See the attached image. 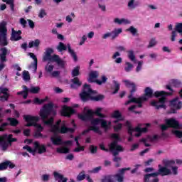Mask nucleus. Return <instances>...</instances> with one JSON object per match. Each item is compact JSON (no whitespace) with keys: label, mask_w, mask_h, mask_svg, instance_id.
Here are the masks:
<instances>
[{"label":"nucleus","mask_w":182,"mask_h":182,"mask_svg":"<svg viewBox=\"0 0 182 182\" xmlns=\"http://www.w3.org/2000/svg\"><path fill=\"white\" fill-rule=\"evenodd\" d=\"M53 112V103L50 102L48 104H46L43 106L42 109H40L39 116L44 124L46 126H51L50 132L51 133H54V134H58V133H60V134H66V133H75V129L67 127L65 125L61 126L60 127V123L62 120H58L55 122V124L53 125V117H49L50 116V113Z\"/></svg>","instance_id":"obj_1"},{"label":"nucleus","mask_w":182,"mask_h":182,"mask_svg":"<svg viewBox=\"0 0 182 182\" xmlns=\"http://www.w3.org/2000/svg\"><path fill=\"white\" fill-rule=\"evenodd\" d=\"M173 95V92H166L165 91H156L154 93V96L156 98H159V101H151V106H153L159 110V109H166L167 107L166 106V96H171Z\"/></svg>","instance_id":"obj_2"},{"label":"nucleus","mask_w":182,"mask_h":182,"mask_svg":"<svg viewBox=\"0 0 182 182\" xmlns=\"http://www.w3.org/2000/svg\"><path fill=\"white\" fill-rule=\"evenodd\" d=\"M52 53H53V49L50 48L46 49V54L43 58L44 62H46V60L55 62L59 68H61V69H65V61L62 60L60 57H59V55L56 54H54L52 56Z\"/></svg>","instance_id":"obj_3"},{"label":"nucleus","mask_w":182,"mask_h":182,"mask_svg":"<svg viewBox=\"0 0 182 182\" xmlns=\"http://www.w3.org/2000/svg\"><path fill=\"white\" fill-rule=\"evenodd\" d=\"M123 82L124 83L126 87H128L129 89L132 87L130 94L128 95V99H129V100L125 102V106L130 105V103H137L140 100V97H133L134 92H137V87L136 86V84L129 80H124Z\"/></svg>","instance_id":"obj_4"},{"label":"nucleus","mask_w":182,"mask_h":182,"mask_svg":"<svg viewBox=\"0 0 182 182\" xmlns=\"http://www.w3.org/2000/svg\"><path fill=\"white\" fill-rule=\"evenodd\" d=\"M23 119L25 122H27L26 127H36V132H43V127L41 124H38L39 117L38 116H31V115H24Z\"/></svg>","instance_id":"obj_5"},{"label":"nucleus","mask_w":182,"mask_h":182,"mask_svg":"<svg viewBox=\"0 0 182 182\" xmlns=\"http://www.w3.org/2000/svg\"><path fill=\"white\" fill-rule=\"evenodd\" d=\"M6 21L0 23V46H8Z\"/></svg>","instance_id":"obj_6"},{"label":"nucleus","mask_w":182,"mask_h":182,"mask_svg":"<svg viewBox=\"0 0 182 182\" xmlns=\"http://www.w3.org/2000/svg\"><path fill=\"white\" fill-rule=\"evenodd\" d=\"M80 98L84 102L92 99V88L90 87V85L85 83L82 86V92L80 93Z\"/></svg>","instance_id":"obj_7"},{"label":"nucleus","mask_w":182,"mask_h":182,"mask_svg":"<svg viewBox=\"0 0 182 182\" xmlns=\"http://www.w3.org/2000/svg\"><path fill=\"white\" fill-rule=\"evenodd\" d=\"M57 49L58 52H63V50H68V53L70 54L72 58H73L75 62L77 61V55H76V53L70 47V44H67V46L62 42H60L58 46H57Z\"/></svg>","instance_id":"obj_8"},{"label":"nucleus","mask_w":182,"mask_h":182,"mask_svg":"<svg viewBox=\"0 0 182 182\" xmlns=\"http://www.w3.org/2000/svg\"><path fill=\"white\" fill-rule=\"evenodd\" d=\"M166 124L161 125V129L162 132H165V130H167L168 127H171L172 129H180V123H178V121L176 120L173 118H171L166 120Z\"/></svg>","instance_id":"obj_9"},{"label":"nucleus","mask_w":182,"mask_h":182,"mask_svg":"<svg viewBox=\"0 0 182 182\" xmlns=\"http://www.w3.org/2000/svg\"><path fill=\"white\" fill-rule=\"evenodd\" d=\"M92 124H100L102 129H104L105 132H107V130L110 129V126H112V122H107L106 119H103L102 118H92Z\"/></svg>","instance_id":"obj_10"},{"label":"nucleus","mask_w":182,"mask_h":182,"mask_svg":"<svg viewBox=\"0 0 182 182\" xmlns=\"http://www.w3.org/2000/svg\"><path fill=\"white\" fill-rule=\"evenodd\" d=\"M111 139H114V141L109 145V150H115V149H117V150H122V149H123V146L118 144L119 141L122 140L119 134H112Z\"/></svg>","instance_id":"obj_11"},{"label":"nucleus","mask_w":182,"mask_h":182,"mask_svg":"<svg viewBox=\"0 0 182 182\" xmlns=\"http://www.w3.org/2000/svg\"><path fill=\"white\" fill-rule=\"evenodd\" d=\"M77 117L82 122H92V109L85 107L82 112L77 114Z\"/></svg>","instance_id":"obj_12"},{"label":"nucleus","mask_w":182,"mask_h":182,"mask_svg":"<svg viewBox=\"0 0 182 182\" xmlns=\"http://www.w3.org/2000/svg\"><path fill=\"white\" fill-rule=\"evenodd\" d=\"M0 72L3 70L4 68H5V62L8 61V59H6V55H9V51L8 50V48L5 47H2L0 48Z\"/></svg>","instance_id":"obj_13"},{"label":"nucleus","mask_w":182,"mask_h":182,"mask_svg":"<svg viewBox=\"0 0 182 182\" xmlns=\"http://www.w3.org/2000/svg\"><path fill=\"white\" fill-rule=\"evenodd\" d=\"M97 77H99V73L98 71H92V83H97V85H99L100 86L103 85V83H106L107 82V78L106 76L102 75L101 77L102 80H97Z\"/></svg>","instance_id":"obj_14"},{"label":"nucleus","mask_w":182,"mask_h":182,"mask_svg":"<svg viewBox=\"0 0 182 182\" xmlns=\"http://www.w3.org/2000/svg\"><path fill=\"white\" fill-rule=\"evenodd\" d=\"M112 153L113 159L112 161L115 163V167H119L120 166V162L122 161V157L117 156H119V154L122 151H124V149L122 148V150H117V149H115L114 150H109Z\"/></svg>","instance_id":"obj_15"},{"label":"nucleus","mask_w":182,"mask_h":182,"mask_svg":"<svg viewBox=\"0 0 182 182\" xmlns=\"http://www.w3.org/2000/svg\"><path fill=\"white\" fill-rule=\"evenodd\" d=\"M75 113H76V111L73 108L64 105L60 114L63 117H71L73 114H75Z\"/></svg>","instance_id":"obj_16"},{"label":"nucleus","mask_w":182,"mask_h":182,"mask_svg":"<svg viewBox=\"0 0 182 182\" xmlns=\"http://www.w3.org/2000/svg\"><path fill=\"white\" fill-rule=\"evenodd\" d=\"M159 169L157 172H155L156 177L157 176H161L164 177V176H171V170H170L167 166H161V165H159Z\"/></svg>","instance_id":"obj_17"},{"label":"nucleus","mask_w":182,"mask_h":182,"mask_svg":"<svg viewBox=\"0 0 182 182\" xmlns=\"http://www.w3.org/2000/svg\"><path fill=\"white\" fill-rule=\"evenodd\" d=\"M13 136L14 135L12 134H9V136L7 134H4L0 136V143H2V141H5L6 140H7L10 146H12V143L18 141V139L16 138H12Z\"/></svg>","instance_id":"obj_18"},{"label":"nucleus","mask_w":182,"mask_h":182,"mask_svg":"<svg viewBox=\"0 0 182 182\" xmlns=\"http://www.w3.org/2000/svg\"><path fill=\"white\" fill-rule=\"evenodd\" d=\"M33 144L35 151L38 150V154H43V153H46V146L44 144L41 145L38 141H35Z\"/></svg>","instance_id":"obj_19"},{"label":"nucleus","mask_w":182,"mask_h":182,"mask_svg":"<svg viewBox=\"0 0 182 182\" xmlns=\"http://www.w3.org/2000/svg\"><path fill=\"white\" fill-rule=\"evenodd\" d=\"M22 31L18 30L16 31L14 28H12V33L11 36V41H14V42H17V41H21L22 39Z\"/></svg>","instance_id":"obj_20"},{"label":"nucleus","mask_w":182,"mask_h":182,"mask_svg":"<svg viewBox=\"0 0 182 182\" xmlns=\"http://www.w3.org/2000/svg\"><path fill=\"white\" fill-rule=\"evenodd\" d=\"M55 181L58 182H68V178H65L63 174L59 173L58 171H54L53 173Z\"/></svg>","instance_id":"obj_21"},{"label":"nucleus","mask_w":182,"mask_h":182,"mask_svg":"<svg viewBox=\"0 0 182 182\" xmlns=\"http://www.w3.org/2000/svg\"><path fill=\"white\" fill-rule=\"evenodd\" d=\"M70 87L71 89H78L82 86V82L79 80V77H75L73 79L71 80Z\"/></svg>","instance_id":"obj_22"},{"label":"nucleus","mask_w":182,"mask_h":182,"mask_svg":"<svg viewBox=\"0 0 182 182\" xmlns=\"http://www.w3.org/2000/svg\"><path fill=\"white\" fill-rule=\"evenodd\" d=\"M96 93H97V91L96 90H92V102H102L105 99V96L102 94H99L97 95H94Z\"/></svg>","instance_id":"obj_23"},{"label":"nucleus","mask_w":182,"mask_h":182,"mask_svg":"<svg viewBox=\"0 0 182 182\" xmlns=\"http://www.w3.org/2000/svg\"><path fill=\"white\" fill-rule=\"evenodd\" d=\"M50 141L54 146H60L63 144V141L60 136H52L50 138Z\"/></svg>","instance_id":"obj_24"},{"label":"nucleus","mask_w":182,"mask_h":182,"mask_svg":"<svg viewBox=\"0 0 182 182\" xmlns=\"http://www.w3.org/2000/svg\"><path fill=\"white\" fill-rule=\"evenodd\" d=\"M123 32V29L122 28H115L114 31L111 32V38L112 40L116 39L120 33Z\"/></svg>","instance_id":"obj_25"},{"label":"nucleus","mask_w":182,"mask_h":182,"mask_svg":"<svg viewBox=\"0 0 182 182\" xmlns=\"http://www.w3.org/2000/svg\"><path fill=\"white\" fill-rule=\"evenodd\" d=\"M39 45H41V40L36 39L35 41H31L28 43V48H39Z\"/></svg>","instance_id":"obj_26"},{"label":"nucleus","mask_w":182,"mask_h":182,"mask_svg":"<svg viewBox=\"0 0 182 182\" xmlns=\"http://www.w3.org/2000/svg\"><path fill=\"white\" fill-rule=\"evenodd\" d=\"M163 164L165 166V167H167L168 168V167H170L171 168V167H173V166H174V164H176V161L164 159V160H163Z\"/></svg>","instance_id":"obj_27"},{"label":"nucleus","mask_w":182,"mask_h":182,"mask_svg":"<svg viewBox=\"0 0 182 182\" xmlns=\"http://www.w3.org/2000/svg\"><path fill=\"white\" fill-rule=\"evenodd\" d=\"M101 112H102V108H97V109L95 112L92 111V116L94 114H96V116H97L98 117H100V119H106V115H105L104 114H102Z\"/></svg>","instance_id":"obj_28"},{"label":"nucleus","mask_w":182,"mask_h":182,"mask_svg":"<svg viewBox=\"0 0 182 182\" xmlns=\"http://www.w3.org/2000/svg\"><path fill=\"white\" fill-rule=\"evenodd\" d=\"M144 92H145L144 96H146V97L151 98L153 97V96H154V94L153 93V90L150 88V87H146L145 88Z\"/></svg>","instance_id":"obj_29"},{"label":"nucleus","mask_w":182,"mask_h":182,"mask_svg":"<svg viewBox=\"0 0 182 182\" xmlns=\"http://www.w3.org/2000/svg\"><path fill=\"white\" fill-rule=\"evenodd\" d=\"M8 122H10V126L16 127L17 124H19V121L16 118L9 117L7 118Z\"/></svg>","instance_id":"obj_30"},{"label":"nucleus","mask_w":182,"mask_h":182,"mask_svg":"<svg viewBox=\"0 0 182 182\" xmlns=\"http://www.w3.org/2000/svg\"><path fill=\"white\" fill-rule=\"evenodd\" d=\"M126 126L128 129V134L130 136H133V132H136V129H133V127H132V124L129 121L126 122Z\"/></svg>","instance_id":"obj_31"},{"label":"nucleus","mask_w":182,"mask_h":182,"mask_svg":"<svg viewBox=\"0 0 182 182\" xmlns=\"http://www.w3.org/2000/svg\"><path fill=\"white\" fill-rule=\"evenodd\" d=\"M69 151L70 150L68 147L57 148V153H59L60 154H68Z\"/></svg>","instance_id":"obj_32"},{"label":"nucleus","mask_w":182,"mask_h":182,"mask_svg":"<svg viewBox=\"0 0 182 182\" xmlns=\"http://www.w3.org/2000/svg\"><path fill=\"white\" fill-rule=\"evenodd\" d=\"M97 3L100 9H101L102 12H106V5L105 4V0H97Z\"/></svg>","instance_id":"obj_33"},{"label":"nucleus","mask_w":182,"mask_h":182,"mask_svg":"<svg viewBox=\"0 0 182 182\" xmlns=\"http://www.w3.org/2000/svg\"><path fill=\"white\" fill-rule=\"evenodd\" d=\"M144 102H147V97H146V96L140 97V100L136 102V104L138 105L136 107H139V108L143 107Z\"/></svg>","instance_id":"obj_34"},{"label":"nucleus","mask_w":182,"mask_h":182,"mask_svg":"<svg viewBox=\"0 0 182 182\" xmlns=\"http://www.w3.org/2000/svg\"><path fill=\"white\" fill-rule=\"evenodd\" d=\"M128 58L132 60V62H136V55H134V51L132 50H128Z\"/></svg>","instance_id":"obj_35"},{"label":"nucleus","mask_w":182,"mask_h":182,"mask_svg":"<svg viewBox=\"0 0 182 182\" xmlns=\"http://www.w3.org/2000/svg\"><path fill=\"white\" fill-rule=\"evenodd\" d=\"M80 70V66H77L74 68V69L72 71V76L73 77H77L76 76H79L80 75V73L79 72Z\"/></svg>","instance_id":"obj_36"},{"label":"nucleus","mask_w":182,"mask_h":182,"mask_svg":"<svg viewBox=\"0 0 182 182\" xmlns=\"http://www.w3.org/2000/svg\"><path fill=\"white\" fill-rule=\"evenodd\" d=\"M113 83L114 85V90L112 92V95H116L120 90V84L116 80H114Z\"/></svg>","instance_id":"obj_37"},{"label":"nucleus","mask_w":182,"mask_h":182,"mask_svg":"<svg viewBox=\"0 0 182 182\" xmlns=\"http://www.w3.org/2000/svg\"><path fill=\"white\" fill-rule=\"evenodd\" d=\"M156 174L154 173H146L144 176V182L150 181V177H156Z\"/></svg>","instance_id":"obj_38"},{"label":"nucleus","mask_w":182,"mask_h":182,"mask_svg":"<svg viewBox=\"0 0 182 182\" xmlns=\"http://www.w3.org/2000/svg\"><path fill=\"white\" fill-rule=\"evenodd\" d=\"M48 99V97H46L45 99H42V100H40L39 98L36 97L33 100V103L34 105H42V103H45V102H46Z\"/></svg>","instance_id":"obj_39"},{"label":"nucleus","mask_w":182,"mask_h":182,"mask_svg":"<svg viewBox=\"0 0 182 182\" xmlns=\"http://www.w3.org/2000/svg\"><path fill=\"white\" fill-rule=\"evenodd\" d=\"M85 178H86V173H85V171H81L77 176V181H82V180H85Z\"/></svg>","instance_id":"obj_40"},{"label":"nucleus","mask_w":182,"mask_h":182,"mask_svg":"<svg viewBox=\"0 0 182 182\" xmlns=\"http://www.w3.org/2000/svg\"><path fill=\"white\" fill-rule=\"evenodd\" d=\"M115 23H118V25H122V23H129V20H126L124 18L120 19L119 18H116L114 20Z\"/></svg>","instance_id":"obj_41"},{"label":"nucleus","mask_w":182,"mask_h":182,"mask_svg":"<svg viewBox=\"0 0 182 182\" xmlns=\"http://www.w3.org/2000/svg\"><path fill=\"white\" fill-rule=\"evenodd\" d=\"M126 66L124 67L125 72H131L132 69L134 68V65L129 62L125 63Z\"/></svg>","instance_id":"obj_42"},{"label":"nucleus","mask_w":182,"mask_h":182,"mask_svg":"<svg viewBox=\"0 0 182 182\" xmlns=\"http://www.w3.org/2000/svg\"><path fill=\"white\" fill-rule=\"evenodd\" d=\"M23 79L26 82L31 80V75H29L28 71H26V70L23 71Z\"/></svg>","instance_id":"obj_43"},{"label":"nucleus","mask_w":182,"mask_h":182,"mask_svg":"<svg viewBox=\"0 0 182 182\" xmlns=\"http://www.w3.org/2000/svg\"><path fill=\"white\" fill-rule=\"evenodd\" d=\"M114 178V176L113 175H107L102 178V182H113V179Z\"/></svg>","instance_id":"obj_44"},{"label":"nucleus","mask_w":182,"mask_h":182,"mask_svg":"<svg viewBox=\"0 0 182 182\" xmlns=\"http://www.w3.org/2000/svg\"><path fill=\"white\" fill-rule=\"evenodd\" d=\"M41 90V87H31L30 88V93H32L33 95H38Z\"/></svg>","instance_id":"obj_45"},{"label":"nucleus","mask_w":182,"mask_h":182,"mask_svg":"<svg viewBox=\"0 0 182 182\" xmlns=\"http://www.w3.org/2000/svg\"><path fill=\"white\" fill-rule=\"evenodd\" d=\"M171 83L174 86V87H180V86H181V82L178 80L172 79L171 80Z\"/></svg>","instance_id":"obj_46"},{"label":"nucleus","mask_w":182,"mask_h":182,"mask_svg":"<svg viewBox=\"0 0 182 182\" xmlns=\"http://www.w3.org/2000/svg\"><path fill=\"white\" fill-rule=\"evenodd\" d=\"M22 88L23 89V91L25 92V95H23V98L27 99L29 95L30 89L28 88L26 85H23Z\"/></svg>","instance_id":"obj_47"},{"label":"nucleus","mask_w":182,"mask_h":182,"mask_svg":"<svg viewBox=\"0 0 182 182\" xmlns=\"http://www.w3.org/2000/svg\"><path fill=\"white\" fill-rule=\"evenodd\" d=\"M127 32H130L132 35L134 36H136L137 35V28H134V26H130L127 30Z\"/></svg>","instance_id":"obj_48"},{"label":"nucleus","mask_w":182,"mask_h":182,"mask_svg":"<svg viewBox=\"0 0 182 182\" xmlns=\"http://www.w3.org/2000/svg\"><path fill=\"white\" fill-rule=\"evenodd\" d=\"M135 132L137 133H147V127L141 128L140 127H137L135 128Z\"/></svg>","instance_id":"obj_49"},{"label":"nucleus","mask_w":182,"mask_h":182,"mask_svg":"<svg viewBox=\"0 0 182 182\" xmlns=\"http://www.w3.org/2000/svg\"><path fill=\"white\" fill-rule=\"evenodd\" d=\"M23 149L24 150H27V151H28V153H31L33 154V156H35V148H34V149H33L32 148H31V146L26 145L23 147Z\"/></svg>","instance_id":"obj_50"},{"label":"nucleus","mask_w":182,"mask_h":182,"mask_svg":"<svg viewBox=\"0 0 182 182\" xmlns=\"http://www.w3.org/2000/svg\"><path fill=\"white\" fill-rule=\"evenodd\" d=\"M172 134L178 137V139H182V132L180 130H172Z\"/></svg>","instance_id":"obj_51"},{"label":"nucleus","mask_w":182,"mask_h":182,"mask_svg":"<svg viewBox=\"0 0 182 182\" xmlns=\"http://www.w3.org/2000/svg\"><path fill=\"white\" fill-rule=\"evenodd\" d=\"M112 117L114 119H122V114L120 113L119 111H114V113L112 114Z\"/></svg>","instance_id":"obj_52"},{"label":"nucleus","mask_w":182,"mask_h":182,"mask_svg":"<svg viewBox=\"0 0 182 182\" xmlns=\"http://www.w3.org/2000/svg\"><path fill=\"white\" fill-rule=\"evenodd\" d=\"M33 137H35V139H43V137H46V136H43L42 132H35Z\"/></svg>","instance_id":"obj_53"},{"label":"nucleus","mask_w":182,"mask_h":182,"mask_svg":"<svg viewBox=\"0 0 182 182\" xmlns=\"http://www.w3.org/2000/svg\"><path fill=\"white\" fill-rule=\"evenodd\" d=\"M114 177L117 178V181L118 182L124 181V176H122L121 174H115L114 175Z\"/></svg>","instance_id":"obj_54"},{"label":"nucleus","mask_w":182,"mask_h":182,"mask_svg":"<svg viewBox=\"0 0 182 182\" xmlns=\"http://www.w3.org/2000/svg\"><path fill=\"white\" fill-rule=\"evenodd\" d=\"M129 170H131L130 167L122 168L119 170V173H117V174H120L121 176H124V173H126V171H129Z\"/></svg>","instance_id":"obj_55"},{"label":"nucleus","mask_w":182,"mask_h":182,"mask_svg":"<svg viewBox=\"0 0 182 182\" xmlns=\"http://www.w3.org/2000/svg\"><path fill=\"white\" fill-rule=\"evenodd\" d=\"M8 164H9L6 163V161L1 163L0 164V171L6 170V168H8Z\"/></svg>","instance_id":"obj_56"},{"label":"nucleus","mask_w":182,"mask_h":182,"mask_svg":"<svg viewBox=\"0 0 182 182\" xmlns=\"http://www.w3.org/2000/svg\"><path fill=\"white\" fill-rule=\"evenodd\" d=\"M129 8H131V9H135L136 6H137V4H134V0H130L128 3Z\"/></svg>","instance_id":"obj_57"},{"label":"nucleus","mask_w":182,"mask_h":182,"mask_svg":"<svg viewBox=\"0 0 182 182\" xmlns=\"http://www.w3.org/2000/svg\"><path fill=\"white\" fill-rule=\"evenodd\" d=\"M176 32L178 33H182V23H178L175 28Z\"/></svg>","instance_id":"obj_58"},{"label":"nucleus","mask_w":182,"mask_h":182,"mask_svg":"<svg viewBox=\"0 0 182 182\" xmlns=\"http://www.w3.org/2000/svg\"><path fill=\"white\" fill-rule=\"evenodd\" d=\"M122 128H123V124L119 123V124L114 126V131L116 132H120V130H122Z\"/></svg>","instance_id":"obj_59"},{"label":"nucleus","mask_w":182,"mask_h":182,"mask_svg":"<svg viewBox=\"0 0 182 182\" xmlns=\"http://www.w3.org/2000/svg\"><path fill=\"white\" fill-rule=\"evenodd\" d=\"M9 99V93L3 94L2 96L0 97V100L1 102L7 101Z\"/></svg>","instance_id":"obj_60"},{"label":"nucleus","mask_w":182,"mask_h":182,"mask_svg":"<svg viewBox=\"0 0 182 182\" xmlns=\"http://www.w3.org/2000/svg\"><path fill=\"white\" fill-rule=\"evenodd\" d=\"M171 174H173V176H177L178 174V166H171Z\"/></svg>","instance_id":"obj_61"},{"label":"nucleus","mask_w":182,"mask_h":182,"mask_svg":"<svg viewBox=\"0 0 182 182\" xmlns=\"http://www.w3.org/2000/svg\"><path fill=\"white\" fill-rule=\"evenodd\" d=\"M92 131L95 132V133H97L98 134H102V132L100 131V128L92 125Z\"/></svg>","instance_id":"obj_62"},{"label":"nucleus","mask_w":182,"mask_h":182,"mask_svg":"<svg viewBox=\"0 0 182 182\" xmlns=\"http://www.w3.org/2000/svg\"><path fill=\"white\" fill-rule=\"evenodd\" d=\"M172 107L180 110L182 107V102L181 101L178 102L176 104H175V105H173Z\"/></svg>","instance_id":"obj_63"},{"label":"nucleus","mask_w":182,"mask_h":182,"mask_svg":"<svg viewBox=\"0 0 182 182\" xmlns=\"http://www.w3.org/2000/svg\"><path fill=\"white\" fill-rule=\"evenodd\" d=\"M46 71L48 72V73H52L53 71V65H46Z\"/></svg>","instance_id":"obj_64"}]
</instances>
